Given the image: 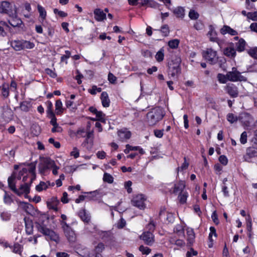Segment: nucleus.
Returning a JSON list of instances; mask_svg holds the SVG:
<instances>
[{
  "instance_id": "obj_7",
  "label": "nucleus",
  "mask_w": 257,
  "mask_h": 257,
  "mask_svg": "<svg viewBox=\"0 0 257 257\" xmlns=\"http://www.w3.org/2000/svg\"><path fill=\"white\" fill-rule=\"evenodd\" d=\"M140 238L142 239L145 244L151 246L155 242V237L153 233L151 231H145L140 236Z\"/></svg>"
},
{
  "instance_id": "obj_58",
  "label": "nucleus",
  "mask_w": 257,
  "mask_h": 257,
  "mask_svg": "<svg viewBox=\"0 0 257 257\" xmlns=\"http://www.w3.org/2000/svg\"><path fill=\"white\" fill-rule=\"evenodd\" d=\"M1 93L5 97H7L9 95V91L8 87L4 86L1 89Z\"/></svg>"
},
{
  "instance_id": "obj_46",
  "label": "nucleus",
  "mask_w": 257,
  "mask_h": 257,
  "mask_svg": "<svg viewBox=\"0 0 257 257\" xmlns=\"http://www.w3.org/2000/svg\"><path fill=\"white\" fill-rule=\"evenodd\" d=\"M155 224L153 220H151L146 226L147 231H151L153 233L155 228Z\"/></svg>"
},
{
  "instance_id": "obj_16",
  "label": "nucleus",
  "mask_w": 257,
  "mask_h": 257,
  "mask_svg": "<svg viewBox=\"0 0 257 257\" xmlns=\"http://www.w3.org/2000/svg\"><path fill=\"white\" fill-rule=\"evenodd\" d=\"M185 183L183 181H180L178 183L175 184L173 188V193L174 194H177L184 192V189L185 188Z\"/></svg>"
},
{
  "instance_id": "obj_54",
  "label": "nucleus",
  "mask_w": 257,
  "mask_h": 257,
  "mask_svg": "<svg viewBox=\"0 0 257 257\" xmlns=\"http://www.w3.org/2000/svg\"><path fill=\"white\" fill-rule=\"evenodd\" d=\"M108 80L110 83L114 84L116 81V77L111 72H109L108 74Z\"/></svg>"
},
{
  "instance_id": "obj_50",
  "label": "nucleus",
  "mask_w": 257,
  "mask_h": 257,
  "mask_svg": "<svg viewBox=\"0 0 257 257\" xmlns=\"http://www.w3.org/2000/svg\"><path fill=\"white\" fill-rule=\"evenodd\" d=\"M36 162H32L30 164H28L27 165L30 167V168L29 169V172L33 174H36L35 173V169H36Z\"/></svg>"
},
{
  "instance_id": "obj_29",
  "label": "nucleus",
  "mask_w": 257,
  "mask_h": 257,
  "mask_svg": "<svg viewBox=\"0 0 257 257\" xmlns=\"http://www.w3.org/2000/svg\"><path fill=\"white\" fill-rule=\"evenodd\" d=\"M37 8L38 11L39 13L40 17L42 19V21L43 22L46 17V11L43 7L39 5H38Z\"/></svg>"
},
{
  "instance_id": "obj_33",
  "label": "nucleus",
  "mask_w": 257,
  "mask_h": 257,
  "mask_svg": "<svg viewBox=\"0 0 257 257\" xmlns=\"http://www.w3.org/2000/svg\"><path fill=\"white\" fill-rule=\"evenodd\" d=\"M26 231L27 234L30 235L32 234L33 231V225L31 222H26Z\"/></svg>"
},
{
  "instance_id": "obj_5",
  "label": "nucleus",
  "mask_w": 257,
  "mask_h": 257,
  "mask_svg": "<svg viewBox=\"0 0 257 257\" xmlns=\"http://www.w3.org/2000/svg\"><path fill=\"white\" fill-rule=\"evenodd\" d=\"M228 80L236 82V81H246L247 78L241 75V73L237 70L236 68L233 67L231 71L227 73Z\"/></svg>"
},
{
  "instance_id": "obj_47",
  "label": "nucleus",
  "mask_w": 257,
  "mask_h": 257,
  "mask_svg": "<svg viewBox=\"0 0 257 257\" xmlns=\"http://www.w3.org/2000/svg\"><path fill=\"white\" fill-rule=\"evenodd\" d=\"M4 201L8 204H10L13 201V199L6 192L4 197Z\"/></svg>"
},
{
  "instance_id": "obj_13",
  "label": "nucleus",
  "mask_w": 257,
  "mask_h": 257,
  "mask_svg": "<svg viewBox=\"0 0 257 257\" xmlns=\"http://www.w3.org/2000/svg\"><path fill=\"white\" fill-rule=\"evenodd\" d=\"M10 18L8 20L9 23L13 27H20L22 24V20L18 18L17 15V11L15 12V15L13 16H9Z\"/></svg>"
},
{
  "instance_id": "obj_23",
  "label": "nucleus",
  "mask_w": 257,
  "mask_h": 257,
  "mask_svg": "<svg viewBox=\"0 0 257 257\" xmlns=\"http://www.w3.org/2000/svg\"><path fill=\"white\" fill-rule=\"evenodd\" d=\"M173 13L177 18L183 19L185 16V10L183 7H178L174 10Z\"/></svg>"
},
{
  "instance_id": "obj_18",
  "label": "nucleus",
  "mask_w": 257,
  "mask_h": 257,
  "mask_svg": "<svg viewBox=\"0 0 257 257\" xmlns=\"http://www.w3.org/2000/svg\"><path fill=\"white\" fill-rule=\"evenodd\" d=\"M78 215L81 219L85 223H89L90 220V216L86 213L85 209H83L79 211Z\"/></svg>"
},
{
  "instance_id": "obj_15",
  "label": "nucleus",
  "mask_w": 257,
  "mask_h": 257,
  "mask_svg": "<svg viewBox=\"0 0 257 257\" xmlns=\"http://www.w3.org/2000/svg\"><path fill=\"white\" fill-rule=\"evenodd\" d=\"M94 18L98 22L106 19V14L100 9H96L94 11Z\"/></svg>"
},
{
  "instance_id": "obj_4",
  "label": "nucleus",
  "mask_w": 257,
  "mask_h": 257,
  "mask_svg": "<svg viewBox=\"0 0 257 257\" xmlns=\"http://www.w3.org/2000/svg\"><path fill=\"white\" fill-rule=\"evenodd\" d=\"M203 58L210 64H214L218 61L217 52L212 48H207L202 52Z\"/></svg>"
},
{
  "instance_id": "obj_22",
  "label": "nucleus",
  "mask_w": 257,
  "mask_h": 257,
  "mask_svg": "<svg viewBox=\"0 0 257 257\" xmlns=\"http://www.w3.org/2000/svg\"><path fill=\"white\" fill-rule=\"evenodd\" d=\"M101 99L103 107H107L109 106L110 100L106 92L103 91L102 92Z\"/></svg>"
},
{
  "instance_id": "obj_51",
  "label": "nucleus",
  "mask_w": 257,
  "mask_h": 257,
  "mask_svg": "<svg viewBox=\"0 0 257 257\" xmlns=\"http://www.w3.org/2000/svg\"><path fill=\"white\" fill-rule=\"evenodd\" d=\"M247 18L251 19L252 21H257V12L253 13L248 12L247 15Z\"/></svg>"
},
{
  "instance_id": "obj_25",
  "label": "nucleus",
  "mask_w": 257,
  "mask_h": 257,
  "mask_svg": "<svg viewBox=\"0 0 257 257\" xmlns=\"http://www.w3.org/2000/svg\"><path fill=\"white\" fill-rule=\"evenodd\" d=\"M245 41L242 39H239L238 42L236 43L235 47L238 52L243 51L245 49Z\"/></svg>"
},
{
  "instance_id": "obj_24",
  "label": "nucleus",
  "mask_w": 257,
  "mask_h": 257,
  "mask_svg": "<svg viewBox=\"0 0 257 257\" xmlns=\"http://www.w3.org/2000/svg\"><path fill=\"white\" fill-rule=\"evenodd\" d=\"M187 241L189 245H192L194 242L195 239V233L192 229H188L187 230Z\"/></svg>"
},
{
  "instance_id": "obj_9",
  "label": "nucleus",
  "mask_w": 257,
  "mask_h": 257,
  "mask_svg": "<svg viewBox=\"0 0 257 257\" xmlns=\"http://www.w3.org/2000/svg\"><path fill=\"white\" fill-rule=\"evenodd\" d=\"M145 198L143 194H139L135 196L132 200L133 205L140 209H144L146 207L145 204Z\"/></svg>"
},
{
  "instance_id": "obj_55",
  "label": "nucleus",
  "mask_w": 257,
  "mask_h": 257,
  "mask_svg": "<svg viewBox=\"0 0 257 257\" xmlns=\"http://www.w3.org/2000/svg\"><path fill=\"white\" fill-rule=\"evenodd\" d=\"M48 169H49V168L44 163L43 164L40 165L39 166V172L42 174H44Z\"/></svg>"
},
{
  "instance_id": "obj_36",
  "label": "nucleus",
  "mask_w": 257,
  "mask_h": 257,
  "mask_svg": "<svg viewBox=\"0 0 257 257\" xmlns=\"http://www.w3.org/2000/svg\"><path fill=\"white\" fill-rule=\"evenodd\" d=\"M217 77L218 78V81L221 83H225L228 80L227 74L226 75H224L221 73H219L217 74Z\"/></svg>"
},
{
  "instance_id": "obj_40",
  "label": "nucleus",
  "mask_w": 257,
  "mask_h": 257,
  "mask_svg": "<svg viewBox=\"0 0 257 257\" xmlns=\"http://www.w3.org/2000/svg\"><path fill=\"white\" fill-rule=\"evenodd\" d=\"M248 53L252 58L257 59V47L250 49L248 51Z\"/></svg>"
},
{
  "instance_id": "obj_14",
  "label": "nucleus",
  "mask_w": 257,
  "mask_h": 257,
  "mask_svg": "<svg viewBox=\"0 0 257 257\" xmlns=\"http://www.w3.org/2000/svg\"><path fill=\"white\" fill-rule=\"evenodd\" d=\"M30 184L28 183H25L24 184L21 185L20 188L17 189V191L15 193L19 196H21L23 193H25L26 195L30 193Z\"/></svg>"
},
{
  "instance_id": "obj_6",
  "label": "nucleus",
  "mask_w": 257,
  "mask_h": 257,
  "mask_svg": "<svg viewBox=\"0 0 257 257\" xmlns=\"http://www.w3.org/2000/svg\"><path fill=\"white\" fill-rule=\"evenodd\" d=\"M16 8L10 3L6 1L2 2L0 5V13L13 16L16 12Z\"/></svg>"
},
{
  "instance_id": "obj_27",
  "label": "nucleus",
  "mask_w": 257,
  "mask_h": 257,
  "mask_svg": "<svg viewBox=\"0 0 257 257\" xmlns=\"http://www.w3.org/2000/svg\"><path fill=\"white\" fill-rule=\"evenodd\" d=\"M11 46L16 51L23 50L22 41H13L11 43Z\"/></svg>"
},
{
  "instance_id": "obj_38",
  "label": "nucleus",
  "mask_w": 257,
  "mask_h": 257,
  "mask_svg": "<svg viewBox=\"0 0 257 257\" xmlns=\"http://www.w3.org/2000/svg\"><path fill=\"white\" fill-rule=\"evenodd\" d=\"M103 180L104 182L112 183L113 181V178L110 174L105 173L103 175Z\"/></svg>"
},
{
  "instance_id": "obj_1",
  "label": "nucleus",
  "mask_w": 257,
  "mask_h": 257,
  "mask_svg": "<svg viewBox=\"0 0 257 257\" xmlns=\"http://www.w3.org/2000/svg\"><path fill=\"white\" fill-rule=\"evenodd\" d=\"M43 217H40L38 222H36L38 230L46 236L47 239H50L56 243L59 241V237L53 230L49 229L44 224Z\"/></svg>"
},
{
  "instance_id": "obj_42",
  "label": "nucleus",
  "mask_w": 257,
  "mask_h": 257,
  "mask_svg": "<svg viewBox=\"0 0 257 257\" xmlns=\"http://www.w3.org/2000/svg\"><path fill=\"white\" fill-rule=\"evenodd\" d=\"M199 16V14L193 10H191L189 13V17L191 20H197Z\"/></svg>"
},
{
  "instance_id": "obj_20",
  "label": "nucleus",
  "mask_w": 257,
  "mask_h": 257,
  "mask_svg": "<svg viewBox=\"0 0 257 257\" xmlns=\"http://www.w3.org/2000/svg\"><path fill=\"white\" fill-rule=\"evenodd\" d=\"M224 54L230 58H232L236 55V50L233 47H228L224 50Z\"/></svg>"
},
{
  "instance_id": "obj_48",
  "label": "nucleus",
  "mask_w": 257,
  "mask_h": 257,
  "mask_svg": "<svg viewBox=\"0 0 257 257\" xmlns=\"http://www.w3.org/2000/svg\"><path fill=\"white\" fill-rule=\"evenodd\" d=\"M161 31L163 34L164 36H167L169 33V28L168 26L165 25L162 26Z\"/></svg>"
},
{
  "instance_id": "obj_57",
  "label": "nucleus",
  "mask_w": 257,
  "mask_h": 257,
  "mask_svg": "<svg viewBox=\"0 0 257 257\" xmlns=\"http://www.w3.org/2000/svg\"><path fill=\"white\" fill-rule=\"evenodd\" d=\"M132 185V182L131 181L125 182L124 183V187L126 189L128 193H131L132 192V188H131Z\"/></svg>"
},
{
  "instance_id": "obj_2",
  "label": "nucleus",
  "mask_w": 257,
  "mask_h": 257,
  "mask_svg": "<svg viewBox=\"0 0 257 257\" xmlns=\"http://www.w3.org/2000/svg\"><path fill=\"white\" fill-rule=\"evenodd\" d=\"M164 115L161 107H156L147 114V122L150 126H154L162 119Z\"/></svg>"
},
{
  "instance_id": "obj_45",
  "label": "nucleus",
  "mask_w": 257,
  "mask_h": 257,
  "mask_svg": "<svg viewBox=\"0 0 257 257\" xmlns=\"http://www.w3.org/2000/svg\"><path fill=\"white\" fill-rule=\"evenodd\" d=\"M227 120L230 123H232L234 122L237 121V117L234 115L233 113H229L227 116Z\"/></svg>"
},
{
  "instance_id": "obj_56",
  "label": "nucleus",
  "mask_w": 257,
  "mask_h": 257,
  "mask_svg": "<svg viewBox=\"0 0 257 257\" xmlns=\"http://www.w3.org/2000/svg\"><path fill=\"white\" fill-rule=\"evenodd\" d=\"M240 141L242 144H244L247 142V133L246 132H243L241 134Z\"/></svg>"
},
{
  "instance_id": "obj_26",
  "label": "nucleus",
  "mask_w": 257,
  "mask_h": 257,
  "mask_svg": "<svg viewBox=\"0 0 257 257\" xmlns=\"http://www.w3.org/2000/svg\"><path fill=\"white\" fill-rule=\"evenodd\" d=\"M99 235L101 236L102 239L105 241L110 240L112 237V233L109 231H102L99 233Z\"/></svg>"
},
{
  "instance_id": "obj_61",
  "label": "nucleus",
  "mask_w": 257,
  "mask_h": 257,
  "mask_svg": "<svg viewBox=\"0 0 257 257\" xmlns=\"http://www.w3.org/2000/svg\"><path fill=\"white\" fill-rule=\"evenodd\" d=\"M54 13L55 14H58L61 17H66L67 16V14L65 12L58 10L57 9H54Z\"/></svg>"
},
{
  "instance_id": "obj_32",
  "label": "nucleus",
  "mask_w": 257,
  "mask_h": 257,
  "mask_svg": "<svg viewBox=\"0 0 257 257\" xmlns=\"http://www.w3.org/2000/svg\"><path fill=\"white\" fill-rule=\"evenodd\" d=\"M164 49H161L156 54L155 58L159 62H162L164 60Z\"/></svg>"
},
{
  "instance_id": "obj_43",
  "label": "nucleus",
  "mask_w": 257,
  "mask_h": 257,
  "mask_svg": "<svg viewBox=\"0 0 257 257\" xmlns=\"http://www.w3.org/2000/svg\"><path fill=\"white\" fill-rule=\"evenodd\" d=\"M97 119L102 122H105V119L104 118L105 114L101 111H97V112L95 114Z\"/></svg>"
},
{
  "instance_id": "obj_19",
  "label": "nucleus",
  "mask_w": 257,
  "mask_h": 257,
  "mask_svg": "<svg viewBox=\"0 0 257 257\" xmlns=\"http://www.w3.org/2000/svg\"><path fill=\"white\" fill-rule=\"evenodd\" d=\"M59 203V200L56 197H53L51 201L47 202V206L49 209H53L55 211H58L57 205Z\"/></svg>"
},
{
  "instance_id": "obj_52",
  "label": "nucleus",
  "mask_w": 257,
  "mask_h": 257,
  "mask_svg": "<svg viewBox=\"0 0 257 257\" xmlns=\"http://www.w3.org/2000/svg\"><path fill=\"white\" fill-rule=\"evenodd\" d=\"M50 115V117L51 118V120L50 121V123L52 125H56V124H58L57 123V118L55 117V114L53 112V111H51V114Z\"/></svg>"
},
{
  "instance_id": "obj_21",
  "label": "nucleus",
  "mask_w": 257,
  "mask_h": 257,
  "mask_svg": "<svg viewBox=\"0 0 257 257\" xmlns=\"http://www.w3.org/2000/svg\"><path fill=\"white\" fill-rule=\"evenodd\" d=\"M16 178V177L15 173H13L10 177H9L8 180L9 187L15 193L17 191V189L16 187V183L15 182Z\"/></svg>"
},
{
  "instance_id": "obj_3",
  "label": "nucleus",
  "mask_w": 257,
  "mask_h": 257,
  "mask_svg": "<svg viewBox=\"0 0 257 257\" xmlns=\"http://www.w3.org/2000/svg\"><path fill=\"white\" fill-rule=\"evenodd\" d=\"M180 58L175 57L168 63V75L172 77L177 78L181 74V69Z\"/></svg>"
},
{
  "instance_id": "obj_10",
  "label": "nucleus",
  "mask_w": 257,
  "mask_h": 257,
  "mask_svg": "<svg viewBox=\"0 0 257 257\" xmlns=\"http://www.w3.org/2000/svg\"><path fill=\"white\" fill-rule=\"evenodd\" d=\"M224 90L231 97L235 98L238 95L237 87L233 83H228L224 86Z\"/></svg>"
},
{
  "instance_id": "obj_63",
  "label": "nucleus",
  "mask_w": 257,
  "mask_h": 257,
  "mask_svg": "<svg viewBox=\"0 0 257 257\" xmlns=\"http://www.w3.org/2000/svg\"><path fill=\"white\" fill-rule=\"evenodd\" d=\"M77 168V167L75 165L66 166V167H65L64 169H65L66 171L71 173L74 172L76 170Z\"/></svg>"
},
{
  "instance_id": "obj_8",
  "label": "nucleus",
  "mask_w": 257,
  "mask_h": 257,
  "mask_svg": "<svg viewBox=\"0 0 257 257\" xmlns=\"http://www.w3.org/2000/svg\"><path fill=\"white\" fill-rule=\"evenodd\" d=\"M63 228L65 234L69 242H74L76 238L74 231L69 227L66 222L63 221Z\"/></svg>"
},
{
  "instance_id": "obj_34",
  "label": "nucleus",
  "mask_w": 257,
  "mask_h": 257,
  "mask_svg": "<svg viewBox=\"0 0 257 257\" xmlns=\"http://www.w3.org/2000/svg\"><path fill=\"white\" fill-rule=\"evenodd\" d=\"M23 49H32L34 47V44L27 41H22Z\"/></svg>"
},
{
  "instance_id": "obj_35",
  "label": "nucleus",
  "mask_w": 257,
  "mask_h": 257,
  "mask_svg": "<svg viewBox=\"0 0 257 257\" xmlns=\"http://www.w3.org/2000/svg\"><path fill=\"white\" fill-rule=\"evenodd\" d=\"M179 41L178 39H174L168 42V46L172 49L177 48L179 45Z\"/></svg>"
},
{
  "instance_id": "obj_41",
  "label": "nucleus",
  "mask_w": 257,
  "mask_h": 257,
  "mask_svg": "<svg viewBox=\"0 0 257 257\" xmlns=\"http://www.w3.org/2000/svg\"><path fill=\"white\" fill-rule=\"evenodd\" d=\"M139 249L143 254H149L151 251V249L150 248L144 246L143 245L139 247Z\"/></svg>"
},
{
  "instance_id": "obj_17",
  "label": "nucleus",
  "mask_w": 257,
  "mask_h": 257,
  "mask_svg": "<svg viewBox=\"0 0 257 257\" xmlns=\"http://www.w3.org/2000/svg\"><path fill=\"white\" fill-rule=\"evenodd\" d=\"M220 33L222 35H225L227 33L230 34L231 36H235L238 34L237 32L230 28L229 26L224 25L223 27L220 29Z\"/></svg>"
},
{
  "instance_id": "obj_30",
  "label": "nucleus",
  "mask_w": 257,
  "mask_h": 257,
  "mask_svg": "<svg viewBox=\"0 0 257 257\" xmlns=\"http://www.w3.org/2000/svg\"><path fill=\"white\" fill-rule=\"evenodd\" d=\"M56 113L57 114H60L62 113L63 109L62 108V103L61 101L59 99L56 100L55 103Z\"/></svg>"
},
{
  "instance_id": "obj_31",
  "label": "nucleus",
  "mask_w": 257,
  "mask_h": 257,
  "mask_svg": "<svg viewBox=\"0 0 257 257\" xmlns=\"http://www.w3.org/2000/svg\"><path fill=\"white\" fill-rule=\"evenodd\" d=\"M187 197L188 193L184 191L179 193L178 199L181 204H184L186 202Z\"/></svg>"
},
{
  "instance_id": "obj_62",
  "label": "nucleus",
  "mask_w": 257,
  "mask_h": 257,
  "mask_svg": "<svg viewBox=\"0 0 257 257\" xmlns=\"http://www.w3.org/2000/svg\"><path fill=\"white\" fill-rule=\"evenodd\" d=\"M219 162L223 165H227L228 163V159L224 155H221L219 158Z\"/></svg>"
},
{
  "instance_id": "obj_12",
  "label": "nucleus",
  "mask_w": 257,
  "mask_h": 257,
  "mask_svg": "<svg viewBox=\"0 0 257 257\" xmlns=\"http://www.w3.org/2000/svg\"><path fill=\"white\" fill-rule=\"evenodd\" d=\"M117 135L119 140L123 142L129 139L131 137V133L127 131L126 128L119 130L117 132Z\"/></svg>"
},
{
  "instance_id": "obj_11",
  "label": "nucleus",
  "mask_w": 257,
  "mask_h": 257,
  "mask_svg": "<svg viewBox=\"0 0 257 257\" xmlns=\"http://www.w3.org/2000/svg\"><path fill=\"white\" fill-rule=\"evenodd\" d=\"M239 120H240L245 125L249 126L253 120V118L250 114L245 112L242 113L239 116Z\"/></svg>"
},
{
  "instance_id": "obj_60",
  "label": "nucleus",
  "mask_w": 257,
  "mask_h": 257,
  "mask_svg": "<svg viewBox=\"0 0 257 257\" xmlns=\"http://www.w3.org/2000/svg\"><path fill=\"white\" fill-rule=\"evenodd\" d=\"M13 251L15 253L21 252V245L18 243H15L13 246Z\"/></svg>"
},
{
  "instance_id": "obj_53",
  "label": "nucleus",
  "mask_w": 257,
  "mask_h": 257,
  "mask_svg": "<svg viewBox=\"0 0 257 257\" xmlns=\"http://www.w3.org/2000/svg\"><path fill=\"white\" fill-rule=\"evenodd\" d=\"M105 248L104 245L103 243H99L95 247L96 252L97 253L101 252Z\"/></svg>"
},
{
  "instance_id": "obj_37",
  "label": "nucleus",
  "mask_w": 257,
  "mask_h": 257,
  "mask_svg": "<svg viewBox=\"0 0 257 257\" xmlns=\"http://www.w3.org/2000/svg\"><path fill=\"white\" fill-rule=\"evenodd\" d=\"M44 162L45 164L47 165L49 169H50V168H53V167H55V166H56L55 162L53 160L49 158L46 159L44 161Z\"/></svg>"
},
{
  "instance_id": "obj_44",
  "label": "nucleus",
  "mask_w": 257,
  "mask_h": 257,
  "mask_svg": "<svg viewBox=\"0 0 257 257\" xmlns=\"http://www.w3.org/2000/svg\"><path fill=\"white\" fill-rule=\"evenodd\" d=\"M1 217L4 221H8L11 217V214L8 212H3L1 214Z\"/></svg>"
},
{
  "instance_id": "obj_28",
  "label": "nucleus",
  "mask_w": 257,
  "mask_h": 257,
  "mask_svg": "<svg viewBox=\"0 0 257 257\" xmlns=\"http://www.w3.org/2000/svg\"><path fill=\"white\" fill-rule=\"evenodd\" d=\"M209 37L210 40L212 42H216L217 40V37H216V33L215 31L210 27V30L207 34Z\"/></svg>"
},
{
  "instance_id": "obj_39",
  "label": "nucleus",
  "mask_w": 257,
  "mask_h": 257,
  "mask_svg": "<svg viewBox=\"0 0 257 257\" xmlns=\"http://www.w3.org/2000/svg\"><path fill=\"white\" fill-rule=\"evenodd\" d=\"M48 188L47 185L44 182H40L39 185L36 187V190L37 191L40 192L43 190H46Z\"/></svg>"
},
{
  "instance_id": "obj_59",
  "label": "nucleus",
  "mask_w": 257,
  "mask_h": 257,
  "mask_svg": "<svg viewBox=\"0 0 257 257\" xmlns=\"http://www.w3.org/2000/svg\"><path fill=\"white\" fill-rule=\"evenodd\" d=\"M210 232L209 235V239L211 241L212 240V235H214L215 237H216L217 234L216 233V229H215V227H214L213 226H211L210 227Z\"/></svg>"
},
{
  "instance_id": "obj_49",
  "label": "nucleus",
  "mask_w": 257,
  "mask_h": 257,
  "mask_svg": "<svg viewBox=\"0 0 257 257\" xmlns=\"http://www.w3.org/2000/svg\"><path fill=\"white\" fill-rule=\"evenodd\" d=\"M256 150L252 149H248L246 154V156H248L249 158L256 157Z\"/></svg>"
},
{
  "instance_id": "obj_64",
  "label": "nucleus",
  "mask_w": 257,
  "mask_h": 257,
  "mask_svg": "<svg viewBox=\"0 0 257 257\" xmlns=\"http://www.w3.org/2000/svg\"><path fill=\"white\" fill-rule=\"evenodd\" d=\"M163 130H154L155 136L159 138H161L163 136Z\"/></svg>"
}]
</instances>
